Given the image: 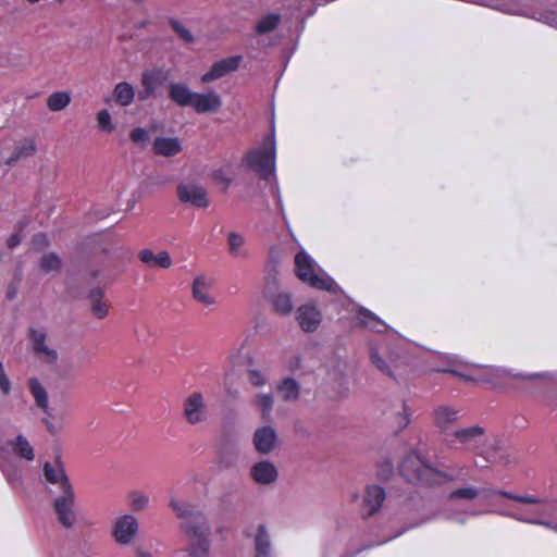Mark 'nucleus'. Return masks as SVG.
<instances>
[{
  "label": "nucleus",
  "mask_w": 557,
  "mask_h": 557,
  "mask_svg": "<svg viewBox=\"0 0 557 557\" xmlns=\"http://www.w3.org/2000/svg\"><path fill=\"white\" fill-rule=\"evenodd\" d=\"M502 494L518 504L511 510L503 511L504 516L521 522L543 525L557 532V523L553 521L557 518V500L542 499L530 495Z\"/></svg>",
  "instance_id": "obj_1"
},
{
  "label": "nucleus",
  "mask_w": 557,
  "mask_h": 557,
  "mask_svg": "<svg viewBox=\"0 0 557 557\" xmlns=\"http://www.w3.org/2000/svg\"><path fill=\"white\" fill-rule=\"evenodd\" d=\"M400 471L406 480L429 485L466 479L463 468L453 469L448 472L438 471L422 460L420 455L414 451L404 458Z\"/></svg>",
  "instance_id": "obj_2"
},
{
  "label": "nucleus",
  "mask_w": 557,
  "mask_h": 557,
  "mask_svg": "<svg viewBox=\"0 0 557 557\" xmlns=\"http://www.w3.org/2000/svg\"><path fill=\"white\" fill-rule=\"evenodd\" d=\"M295 271L299 280L314 288L334 294L339 290L336 282L304 250L295 256Z\"/></svg>",
  "instance_id": "obj_3"
},
{
  "label": "nucleus",
  "mask_w": 557,
  "mask_h": 557,
  "mask_svg": "<svg viewBox=\"0 0 557 557\" xmlns=\"http://www.w3.org/2000/svg\"><path fill=\"white\" fill-rule=\"evenodd\" d=\"M276 143L274 134L267 136L261 146L250 150L244 162L261 178L269 180L275 173Z\"/></svg>",
  "instance_id": "obj_4"
},
{
  "label": "nucleus",
  "mask_w": 557,
  "mask_h": 557,
  "mask_svg": "<svg viewBox=\"0 0 557 557\" xmlns=\"http://www.w3.org/2000/svg\"><path fill=\"white\" fill-rule=\"evenodd\" d=\"M445 363L434 370L457 375L466 381H492L494 376H500L505 370L494 367L472 366L465 363L461 359L454 356H444Z\"/></svg>",
  "instance_id": "obj_5"
},
{
  "label": "nucleus",
  "mask_w": 557,
  "mask_h": 557,
  "mask_svg": "<svg viewBox=\"0 0 557 557\" xmlns=\"http://www.w3.org/2000/svg\"><path fill=\"white\" fill-rule=\"evenodd\" d=\"M484 430L481 426L472 425L465 429L454 431L448 435L445 443L448 447L454 448L457 443L466 449L475 450L478 454L483 455L487 461H498L500 457L495 451L482 449L481 446L486 444Z\"/></svg>",
  "instance_id": "obj_6"
},
{
  "label": "nucleus",
  "mask_w": 557,
  "mask_h": 557,
  "mask_svg": "<svg viewBox=\"0 0 557 557\" xmlns=\"http://www.w3.org/2000/svg\"><path fill=\"white\" fill-rule=\"evenodd\" d=\"M52 507L58 521L66 529L77 521L74 488L52 494Z\"/></svg>",
  "instance_id": "obj_7"
},
{
  "label": "nucleus",
  "mask_w": 557,
  "mask_h": 557,
  "mask_svg": "<svg viewBox=\"0 0 557 557\" xmlns=\"http://www.w3.org/2000/svg\"><path fill=\"white\" fill-rule=\"evenodd\" d=\"M42 481L51 486L49 488L50 494L74 488L65 472L63 462L59 458L42 463Z\"/></svg>",
  "instance_id": "obj_8"
},
{
  "label": "nucleus",
  "mask_w": 557,
  "mask_h": 557,
  "mask_svg": "<svg viewBox=\"0 0 557 557\" xmlns=\"http://www.w3.org/2000/svg\"><path fill=\"white\" fill-rule=\"evenodd\" d=\"M29 337L33 351L38 360L47 366L54 367L59 360V352L50 344L47 332L41 327L30 329Z\"/></svg>",
  "instance_id": "obj_9"
},
{
  "label": "nucleus",
  "mask_w": 557,
  "mask_h": 557,
  "mask_svg": "<svg viewBox=\"0 0 557 557\" xmlns=\"http://www.w3.org/2000/svg\"><path fill=\"white\" fill-rule=\"evenodd\" d=\"M432 417L444 443H446L448 435L454 432L451 431L453 425L461 419L462 414L461 410L453 406L440 405L433 409Z\"/></svg>",
  "instance_id": "obj_10"
},
{
  "label": "nucleus",
  "mask_w": 557,
  "mask_h": 557,
  "mask_svg": "<svg viewBox=\"0 0 557 557\" xmlns=\"http://www.w3.org/2000/svg\"><path fill=\"white\" fill-rule=\"evenodd\" d=\"M139 529L135 516L126 513L116 518L113 525V536L121 545H128L133 542Z\"/></svg>",
  "instance_id": "obj_11"
},
{
  "label": "nucleus",
  "mask_w": 557,
  "mask_h": 557,
  "mask_svg": "<svg viewBox=\"0 0 557 557\" xmlns=\"http://www.w3.org/2000/svg\"><path fill=\"white\" fill-rule=\"evenodd\" d=\"M385 499L384 490L375 484L368 485L364 490L359 511L362 517H370L379 511Z\"/></svg>",
  "instance_id": "obj_12"
},
{
  "label": "nucleus",
  "mask_w": 557,
  "mask_h": 557,
  "mask_svg": "<svg viewBox=\"0 0 557 557\" xmlns=\"http://www.w3.org/2000/svg\"><path fill=\"white\" fill-rule=\"evenodd\" d=\"M214 278L212 276L200 274L194 278L191 293L195 300L205 305V306H213L216 304L215 297L212 295L211 290L214 286Z\"/></svg>",
  "instance_id": "obj_13"
},
{
  "label": "nucleus",
  "mask_w": 557,
  "mask_h": 557,
  "mask_svg": "<svg viewBox=\"0 0 557 557\" xmlns=\"http://www.w3.org/2000/svg\"><path fill=\"white\" fill-rule=\"evenodd\" d=\"M184 417L190 424H197L206 420L207 411L201 393L190 394L184 403Z\"/></svg>",
  "instance_id": "obj_14"
},
{
  "label": "nucleus",
  "mask_w": 557,
  "mask_h": 557,
  "mask_svg": "<svg viewBox=\"0 0 557 557\" xmlns=\"http://www.w3.org/2000/svg\"><path fill=\"white\" fill-rule=\"evenodd\" d=\"M240 61V55H234L218 61L213 63L210 71L202 75L201 81L203 83H210L234 72L238 69Z\"/></svg>",
  "instance_id": "obj_15"
},
{
  "label": "nucleus",
  "mask_w": 557,
  "mask_h": 557,
  "mask_svg": "<svg viewBox=\"0 0 557 557\" xmlns=\"http://www.w3.org/2000/svg\"><path fill=\"white\" fill-rule=\"evenodd\" d=\"M177 196L182 202L190 203L198 208H206L208 206L206 190L195 184H180Z\"/></svg>",
  "instance_id": "obj_16"
},
{
  "label": "nucleus",
  "mask_w": 557,
  "mask_h": 557,
  "mask_svg": "<svg viewBox=\"0 0 557 557\" xmlns=\"http://www.w3.org/2000/svg\"><path fill=\"white\" fill-rule=\"evenodd\" d=\"M278 437L275 429L271 425L258 428L253 434V445L257 451L270 454L276 447Z\"/></svg>",
  "instance_id": "obj_17"
},
{
  "label": "nucleus",
  "mask_w": 557,
  "mask_h": 557,
  "mask_svg": "<svg viewBox=\"0 0 557 557\" xmlns=\"http://www.w3.org/2000/svg\"><path fill=\"white\" fill-rule=\"evenodd\" d=\"M185 532L195 540L189 548L188 556L190 557H203L209 550V542L206 537V531L201 527H194L188 522L183 524Z\"/></svg>",
  "instance_id": "obj_18"
},
{
  "label": "nucleus",
  "mask_w": 557,
  "mask_h": 557,
  "mask_svg": "<svg viewBox=\"0 0 557 557\" xmlns=\"http://www.w3.org/2000/svg\"><path fill=\"white\" fill-rule=\"evenodd\" d=\"M252 480L261 485L272 484L277 480V468L269 460L256 462L250 469Z\"/></svg>",
  "instance_id": "obj_19"
},
{
  "label": "nucleus",
  "mask_w": 557,
  "mask_h": 557,
  "mask_svg": "<svg viewBox=\"0 0 557 557\" xmlns=\"http://www.w3.org/2000/svg\"><path fill=\"white\" fill-rule=\"evenodd\" d=\"M222 106V99L215 91H209L206 94L195 92L191 108L197 113L216 112Z\"/></svg>",
  "instance_id": "obj_20"
},
{
  "label": "nucleus",
  "mask_w": 557,
  "mask_h": 557,
  "mask_svg": "<svg viewBox=\"0 0 557 557\" xmlns=\"http://www.w3.org/2000/svg\"><path fill=\"white\" fill-rule=\"evenodd\" d=\"M297 320L302 331L313 332L321 323L322 315L312 305H304L297 310Z\"/></svg>",
  "instance_id": "obj_21"
},
{
  "label": "nucleus",
  "mask_w": 557,
  "mask_h": 557,
  "mask_svg": "<svg viewBox=\"0 0 557 557\" xmlns=\"http://www.w3.org/2000/svg\"><path fill=\"white\" fill-rule=\"evenodd\" d=\"M152 150L159 156L174 157L182 151V143L177 137H156Z\"/></svg>",
  "instance_id": "obj_22"
},
{
  "label": "nucleus",
  "mask_w": 557,
  "mask_h": 557,
  "mask_svg": "<svg viewBox=\"0 0 557 557\" xmlns=\"http://www.w3.org/2000/svg\"><path fill=\"white\" fill-rule=\"evenodd\" d=\"M139 259L150 268L169 269L172 265V259L168 251L154 253L151 249H143L139 252Z\"/></svg>",
  "instance_id": "obj_23"
},
{
  "label": "nucleus",
  "mask_w": 557,
  "mask_h": 557,
  "mask_svg": "<svg viewBox=\"0 0 557 557\" xmlns=\"http://www.w3.org/2000/svg\"><path fill=\"white\" fill-rule=\"evenodd\" d=\"M0 468L10 485L16 486L21 484L22 469L15 460L4 455H0Z\"/></svg>",
  "instance_id": "obj_24"
},
{
  "label": "nucleus",
  "mask_w": 557,
  "mask_h": 557,
  "mask_svg": "<svg viewBox=\"0 0 557 557\" xmlns=\"http://www.w3.org/2000/svg\"><path fill=\"white\" fill-rule=\"evenodd\" d=\"M255 556L253 557H272V545L270 534L267 528L260 524L255 535Z\"/></svg>",
  "instance_id": "obj_25"
},
{
  "label": "nucleus",
  "mask_w": 557,
  "mask_h": 557,
  "mask_svg": "<svg viewBox=\"0 0 557 557\" xmlns=\"http://www.w3.org/2000/svg\"><path fill=\"white\" fill-rule=\"evenodd\" d=\"M195 92L185 84L174 83L169 87V97L181 107H190Z\"/></svg>",
  "instance_id": "obj_26"
},
{
  "label": "nucleus",
  "mask_w": 557,
  "mask_h": 557,
  "mask_svg": "<svg viewBox=\"0 0 557 557\" xmlns=\"http://www.w3.org/2000/svg\"><path fill=\"white\" fill-rule=\"evenodd\" d=\"M9 446L12 451L20 458L26 461H33L35 459V449L30 442L22 434L9 442Z\"/></svg>",
  "instance_id": "obj_27"
},
{
  "label": "nucleus",
  "mask_w": 557,
  "mask_h": 557,
  "mask_svg": "<svg viewBox=\"0 0 557 557\" xmlns=\"http://www.w3.org/2000/svg\"><path fill=\"white\" fill-rule=\"evenodd\" d=\"M28 387L36 405L44 411V413L50 416L51 410L49 407V397L44 385L37 379L33 377L28 381Z\"/></svg>",
  "instance_id": "obj_28"
},
{
  "label": "nucleus",
  "mask_w": 557,
  "mask_h": 557,
  "mask_svg": "<svg viewBox=\"0 0 557 557\" xmlns=\"http://www.w3.org/2000/svg\"><path fill=\"white\" fill-rule=\"evenodd\" d=\"M227 238V250L228 253L234 258H246L248 251L246 249L245 236L238 232H228Z\"/></svg>",
  "instance_id": "obj_29"
},
{
  "label": "nucleus",
  "mask_w": 557,
  "mask_h": 557,
  "mask_svg": "<svg viewBox=\"0 0 557 557\" xmlns=\"http://www.w3.org/2000/svg\"><path fill=\"white\" fill-rule=\"evenodd\" d=\"M276 391L285 401H296L300 396V385L293 377H284L280 381Z\"/></svg>",
  "instance_id": "obj_30"
},
{
  "label": "nucleus",
  "mask_w": 557,
  "mask_h": 557,
  "mask_svg": "<svg viewBox=\"0 0 557 557\" xmlns=\"http://www.w3.org/2000/svg\"><path fill=\"white\" fill-rule=\"evenodd\" d=\"M252 404L260 411L261 419L271 420L274 406V397L271 393H257Z\"/></svg>",
  "instance_id": "obj_31"
},
{
  "label": "nucleus",
  "mask_w": 557,
  "mask_h": 557,
  "mask_svg": "<svg viewBox=\"0 0 557 557\" xmlns=\"http://www.w3.org/2000/svg\"><path fill=\"white\" fill-rule=\"evenodd\" d=\"M502 493H504V492L503 491H494L491 488L478 490L475 487L470 486V487H461V488H458V490L451 492L450 498L451 499H455V498L473 499V498L478 497L479 495H482L483 497L488 498L490 496H492L494 494L503 495Z\"/></svg>",
  "instance_id": "obj_32"
},
{
  "label": "nucleus",
  "mask_w": 557,
  "mask_h": 557,
  "mask_svg": "<svg viewBox=\"0 0 557 557\" xmlns=\"http://www.w3.org/2000/svg\"><path fill=\"white\" fill-rule=\"evenodd\" d=\"M113 97L119 104L127 107L133 102L135 91L132 85L126 82H122L114 87Z\"/></svg>",
  "instance_id": "obj_33"
},
{
  "label": "nucleus",
  "mask_w": 557,
  "mask_h": 557,
  "mask_svg": "<svg viewBox=\"0 0 557 557\" xmlns=\"http://www.w3.org/2000/svg\"><path fill=\"white\" fill-rule=\"evenodd\" d=\"M36 152V145L33 139H24L16 147L14 153L7 159L9 165L14 164L17 160L28 158Z\"/></svg>",
  "instance_id": "obj_34"
},
{
  "label": "nucleus",
  "mask_w": 557,
  "mask_h": 557,
  "mask_svg": "<svg viewBox=\"0 0 557 557\" xmlns=\"http://www.w3.org/2000/svg\"><path fill=\"white\" fill-rule=\"evenodd\" d=\"M359 320L364 327L373 332L381 333L386 329V324L367 309H360Z\"/></svg>",
  "instance_id": "obj_35"
},
{
  "label": "nucleus",
  "mask_w": 557,
  "mask_h": 557,
  "mask_svg": "<svg viewBox=\"0 0 557 557\" xmlns=\"http://www.w3.org/2000/svg\"><path fill=\"white\" fill-rule=\"evenodd\" d=\"M169 506L180 519H189L195 515L194 506L190 503L178 499L175 495H171Z\"/></svg>",
  "instance_id": "obj_36"
},
{
  "label": "nucleus",
  "mask_w": 557,
  "mask_h": 557,
  "mask_svg": "<svg viewBox=\"0 0 557 557\" xmlns=\"http://www.w3.org/2000/svg\"><path fill=\"white\" fill-rule=\"evenodd\" d=\"M70 102L71 96L66 91L53 92L47 99V106L53 112H58L65 109L70 104Z\"/></svg>",
  "instance_id": "obj_37"
},
{
  "label": "nucleus",
  "mask_w": 557,
  "mask_h": 557,
  "mask_svg": "<svg viewBox=\"0 0 557 557\" xmlns=\"http://www.w3.org/2000/svg\"><path fill=\"white\" fill-rule=\"evenodd\" d=\"M281 21V15L277 13H269L264 16H262L257 25H256V32L258 34H268L272 30H274L278 23Z\"/></svg>",
  "instance_id": "obj_38"
},
{
  "label": "nucleus",
  "mask_w": 557,
  "mask_h": 557,
  "mask_svg": "<svg viewBox=\"0 0 557 557\" xmlns=\"http://www.w3.org/2000/svg\"><path fill=\"white\" fill-rule=\"evenodd\" d=\"M97 126L100 132L111 134L115 131L116 126L113 123L112 115L107 109H102L96 114Z\"/></svg>",
  "instance_id": "obj_39"
},
{
  "label": "nucleus",
  "mask_w": 557,
  "mask_h": 557,
  "mask_svg": "<svg viewBox=\"0 0 557 557\" xmlns=\"http://www.w3.org/2000/svg\"><path fill=\"white\" fill-rule=\"evenodd\" d=\"M272 302L275 311L281 314H289L293 310L292 296L288 293H278Z\"/></svg>",
  "instance_id": "obj_40"
},
{
  "label": "nucleus",
  "mask_w": 557,
  "mask_h": 557,
  "mask_svg": "<svg viewBox=\"0 0 557 557\" xmlns=\"http://www.w3.org/2000/svg\"><path fill=\"white\" fill-rule=\"evenodd\" d=\"M233 176L234 171L232 164L230 163L220 166L213 172V178L218 183L222 184L224 188H227L230 186V184L233 181Z\"/></svg>",
  "instance_id": "obj_41"
},
{
  "label": "nucleus",
  "mask_w": 557,
  "mask_h": 557,
  "mask_svg": "<svg viewBox=\"0 0 557 557\" xmlns=\"http://www.w3.org/2000/svg\"><path fill=\"white\" fill-rule=\"evenodd\" d=\"M92 298V312L94 314L99 318L103 319L108 314V305L103 302L102 299V292L100 289L92 290L91 293Z\"/></svg>",
  "instance_id": "obj_42"
},
{
  "label": "nucleus",
  "mask_w": 557,
  "mask_h": 557,
  "mask_svg": "<svg viewBox=\"0 0 557 557\" xmlns=\"http://www.w3.org/2000/svg\"><path fill=\"white\" fill-rule=\"evenodd\" d=\"M150 503L149 496L138 492L133 491L129 493V506L134 511L145 510Z\"/></svg>",
  "instance_id": "obj_43"
},
{
  "label": "nucleus",
  "mask_w": 557,
  "mask_h": 557,
  "mask_svg": "<svg viewBox=\"0 0 557 557\" xmlns=\"http://www.w3.org/2000/svg\"><path fill=\"white\" fill-rule=\"evenodd\" d=\"M381 350L383 352H385V350L383 348H379L376 346H372L371 347V352H370L371 361L381 372H383V373H385L387 375H392L391 368L384 361V359H382V357L380 356V351Z\"/></svg>",
  "instance_id": "obj_44"
},
{
  "label": "nucleus",
  "mask_w": 557,
  "mask_h": 557,
  "mask_svg": "<svg viewBox=\"0 0 557 557\" xmlns=\"http://www.w3.org/2000/svg\"><path fill=\"white\" fill-rule=\"evenodd\" d=\"M141 83L144 86V91L140 92V98H148L157 87V77L150 73L146 72L143 74Z\"/></svg>",
  "instance_id": "obj_45"
},
{
  "label": "nucleus",
  "mask_w": 557,
  "mask_h": 557,
  "mask_svg": "<svg viewBox=\"0 0 557 557\" xmlns=\"http://www.w3.org/2000/svg\"><path fill=\"white\" fill-rule=\"evenodd\" d=\"M129 138L134 144L138 145L139 147H146L150 141V134L144 127H135L129 133Z\"/></svg>",
  "instance_id": "obj_46"
},
{
  "label": "nucleus",
  "mask_w": 557,
  "mask_h": 557,
  "mask_svg": "<svg viewBox=\"0 0 557 557\" xmlns=\"http://www.w3.org/2000/svg\"><path fill=\"white\" fill-rule=\"evenodd\" d=\"M61 260L55 253H47L41 258L40 268L46 272L58 271Z\"/></svg>",
  "instance_id": "obj_47"
},
{
  "label": "nucleus",
  "mask_w": 557,
  "mask_h": 557,
  "mask_svg": "<svg viewBox=\"0 0 557 557\" xmlns=\"http://www.w3.org/2000/svg\"><path fill=\"white\" fill-rule=\"evenodd\" d=\"M248 381L251 385L260 387L268 383V375L259 370L251 369L248 371Z\"/></svg>",
  "instance_id": "obj_48"
},
{
  "label": "nucleus",
  "mask_w": 557,
  "mask_h": 557,
  "mask_svg": "<svg viewBox=\"0 0 557 557\" xmlns=\"http://www.w3.org/2000/svg\"><path fill=\"white\" fill-rule=\"evenodd\" d=\"M172 27L182 40H184L185 42L193 41V39H194L193 34L184 25L174 21V22H172Z\"/></svg>",
  "instance_id": "obj_49"
},
{
  "label": "nucleus",
  "mask_w": 557,
  "mask_h": 557,
  "mask_svg": "<svg viewBox=\"0 0 557 557\" xmlns=\"http://www.w3.org/2000/svg\"><path fill=\"white\" fill-rule=\"evenodd\" d=\"M0 389L3 394H9L11 391V382L4 372L2 362H0Z\"/></svg>",
  "instance_id": "obj_50"
},
{
  "label": "nucleus",
  "mask_w": 557,
  "mask_h": 557,
  "mask_svg": "<svg viewBox=\"0 0 557 557\" xmlns=\"http://www.w3.org/2000/svg\"><path fill=\"white\" fill-rule=\"evenodd\" d=\"M285 368L290 371L295 372L301 368V358L298 355H294L286 359L285 361Z\"/></svg>",
  "instance_id": "obj_51"
},
{
  "label": "nucleus",
  "mask_w": 557,
  "mask_h": 557,
  "mask_svg": "<svg viewBox=\"0 0 557 557\" xmlns=\"http://www.w3.org/2000/svg\"><path fill=\"white\" fill-rule=\"evenodd\" d=\"M401 407H403V413H399V416H398L397 425H398V428L404 429L409 424V414L407 412V408L404 403L401 404Z\"/></svg>",
  "instance_id": "obj_52"
},
{
  "label": "nucleus",
  "mask_w": 557,
  "mask_h": 557,
  "mask_svg": "<svg viewBox=\"0 0 557 557\" xmlns=\"http://www.w3.org/2000/svg\"><path fill=\"white\" fill-rule=\"evenodd\" d=\"M21 240L22 238L18 234H12L7 240L8 247L14 248L20 245Z\"/></svg>",
  "instance_id": "obj_53"
},
{
  "label": "nucleus",
  "mask_w": 557,
  "mask_h": 557,
  "mask_svg": "<svg viewBox=\"0 0 557 557\" xmlns=\"http://www.w3.org/2000/svg\"><path fill=\"white\" fill-rule=\"evenodd\" d=\"M44 423L51 434H55L59 431V428H57L53 423H51L48 419L44 420Z\"/></svg>",
  "instance_id": "obj_54"
},
{
  "label": "nucleus",
  "mask_w": 557,
  "mask_h": 557,
  "mask_svg": "<svg viewBox=\"0 0 557 557\" xmlns=\"http://www.w3.org/2000/svg\"><path fill=\"white\" fill-rule=\"evenodd\" d=\"M16 293H17V288L16 286H13L11 285L9 288H8V292H7V297L8 299L12 300L15 298L16 296Z\"/></svg>",
  "instance_id": "obj_55"
},
{
  "label": "nucleus",
  "mask_w": 557,
  "mask_h": 557,
  "mask_svg": "<svg viewBox=\"0 0 557 557\" xmlns=\"http://www.w3.org/2000/svg\"><path fill=\"white\" fill-rule=\"evenodd\" d=\"M546 23H548L549 25L552 26H555L557 27V13L556 14H552L549 16L546 17Z\"/></svg>",
  "instance_id": "obj_56"
},
{
  "label": "nucleus",
  "mask_w": 557,
  "mask_h": 557,
  "mask_svg": "<svg viewBox=\"0 0 557 557\" xmlns=\"http://www.w3.org/2000/svg\"><path fill=\"white\" fill-rule=\"evenodd\" d=\"M359 499V494L357 492H350L349 493V502L356 503Z\"/></svg>",
  "instance_id": "obj_57"
},
{
  "label": "nucleus",
  "mask_w": 557,
  "mask_h": 557,
  "mask_svg": "<svg viewBox=\"0 0 557 557\" xmlns=\"http://www.w3.org/2000/svg\"><path fill=\"white\" fill-rule=\"evenodd\" d=\"M540 376H548L550 380H553V375L552 374H537V373H534V374H530L529 377L530 379H535V377H540Z\"/></svg>",
  "instance_id": "obj_58"
},
{
  "label": "nucleus",
  "mask_w": 557,
  "mask_h": 557,
  "mask_svg": "<svg viewBox=\"0 0 557 557\" xmlns=\"http://www.w3.org/2000/svg\"><path fill=\"white\" fill-rule=\"evenodd\" d=\"M137 557H152L151 554L147 552H139Z\"/></svg>",
  "instance_id": "obj_59"
},
{
  "label": "nucleus",
  "mask_w": 557,
  "mask_h": 557,
  "mask_svg": "<svg viewBox=\"0 0 557 557\" xmlns=\"http://www.w3.org/2000/svg\"><path fill=\"white\" fill-rule=\"evenodd\" d=\"M36 239H42V240H45V236H44V235H38V236L36 237Z\"/></svg>",
  "instance_id": "obj_60"
},
{
  "label": "nucleus",
  "mask_w": 557,
  "mask_h": 557,
  "mask_svg": "<svg viewBox=\"0 0 557 557\" xmlns=\"http://www.w3.org/2000/svg\"><path fill=\"white\" fill-rule=\"evenodd\" d=\"M277 200H278L280 206L282 207V199H281V197H280V196H278V199H277Z\"/></svg>",
  "instance_id": "obj_61"
}]
</instances>
